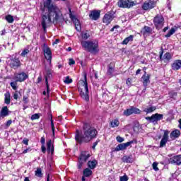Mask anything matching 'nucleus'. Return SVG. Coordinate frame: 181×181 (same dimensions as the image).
Here are the masks:
<instances>
[{"label":"nucleus","mask_w":181,"mask_h":181,"mask_svg":"<svg viewBox=\"0 0 181 181\" xmlns=\"http://www.w3.org/2000/svg\"><path fill=\"white\" fill-rule=\"evenodd\" d=\"M41 149L43 153H46V146H45V145H42Z\"/></svg>","instance_id":"obj_53"},{"label":"nucleus","mask_w":181,"mask_h":181,"mask_svg":"<svg viewBox=\"0 0 181 181\" xmlns=\"http://www.w3.org/2000/svg\"><path fill=\"white\" fill-rule=\"evenodd\" d=\"M69 18L71 19L72 22L74 23L75 28L77 32L81 31V25H80V21L74 15L71 13V9L69 8Z\"/></svg>","instance_id":"obj_9"},{"label":"nucleus","mask_w":181,"mask_h":181,"mask_svg":"<svg viewBox=\"0 0 181 181\" xmlns=\"http://www.w3.org/2000/svg\"><path fill=\"white\" fill-rule=\"evenodd\" d=\"M81 46L85 50L89 52V53H92V54H97L100 52L98 41L97 40L82 41Z\"/></svg>","instance_id":"obj_3"},{"label":"nucleus","mask_w":181,"mask_h":181,"mask_svg":"<svg viewBox=\"0 0 181 181\" xmlns=\"http://www.w3.org/2000/svg\"><path fill=\"white\" fill-rule=\"evenodd\" d=\"M23 103H24V104H28V103H29V98H28V96H23Z\"/></svg>","instance_id":"obj_47"},{"label":"nucleus","mask_w":181,"mask_h":181,"mask_svg":"<svg viewBox=\"0 0 181 181\" xmlns=\"http://www.w3.org/2000/svg\"><path fill=\"white\" fill-rule=\"evenodd\" d=\"M97 160H93L92 161H88V166L90 168V169H95V166H97Z\"/></svg>","instance_id":"obj_31"},{"label":"nucleus","mask_w":181,"mask_h":181,"mask_svg":"<svg viewBox=\"0 0 181 181\" xmlns=\"http://www.w3.org/2000/svg\"><path fill=\"white\" fill-rule=\"evenodd\" d=\"M24 181H30V180H29V177H25Z\"/></svg>","instance_id":"obj_63"},{"label":"nucleus","mask_w":181,"mask_h":181,"mask_svg":"<svg viewBox=\"0 0 181 181\" xmlns=\"http://www.w3.org/2000/svg\"><path fill=\"white\" fill-rule=\"evenodd\" d=\"M132 80L131 78H127L126 81V84L128 86V87H131V84H132Z\"/></svg>","instance_id":"obj_51"},{"label":"nucleus","mask_w":181,"mask_h":181,"mask_svg":"<svg viewBox=\"0 0 181 181\" xmlns=\"http://www.w3.org/2000/svg\"><path fill=\"white\" fill-rule=\"evenodd\" d=\"M35 176H37V177H42L43 173H42V169L41 168H37L36 170Z\"/></svg>","instance_id":"obj_39"},{"label":"nucleus","mask_w":181,"mask_h":181,"mask_svg":"<svg viewBox=\"0 0 181 181\" xmlns=\"http://www.w3.org/2000/svg\"><path fill=\"white\" fill-rule=\"evenodd\" d=\"M69 66H73V64H76V62L73 59H69Z\"/></svg>","instance_id":"obj_52"},{"label":"nucleus","mask_w":181,"mask_h":181,"mask_svg":"<svg viewBox=\"0 0 181 181\" xmlns=\"http://www.w3.org/2000/svg\"><path fill=\"white\" fill-rule=\"evenodd\" d=\"M40 142L42 145H45V144H46V139H45V137L41 138Z\"/></svg>","instance_id":"obj_54"},{"label":"nucleus","mask_w":181,"mask_h":181,"mask_svg":"<svg viewBox=\"0 0 181 181\" xmlns=\"http://www.w3.org/2000/svg\"><path fill=\"white\" fill-rule=\"evenodd\" d=\"M65 1V0H62ZM44 9L42 10V17L41 25L44 32L46 33L47 26L52 23H57L62 18V11L56 4L52 2V0H43Z\"/></svg>","instance_id":"obj_1"},{"label":"nucleus","mask_w":181,"mask_h":181,"mask_svg":"<svg viewBox=\"0 0 181 181\" xmlns=\"http://www.w3.org/2000/svg\"><path fill=\"white\" fill-rule=\"evenodd\" d=\"M133 114H141V110L132 106L130 108H128L123 112V115H124V117H129V115H132Z\"/></svg>","instance_id":"obj_7"},{"label":"nucleus","mask_w":181,"mask_h":181,"mask_svg":"<svg viewBox=\"0 0 181 181\" xmlns=\"http://www.w3.org/2000/svg\"><path fill=\"white\" fill-rule=\"evenodd\" d=\"M114 19V14L112 13H106L103 19V23H105V25H110L111 22H112V20Z\"/></svg>","instance_id":"obj_16"},{"label":"nucleus","mask_w":181,"mask_h":181,"mask_svg":"<svg viewBox=\"0 0 181 181\" xmlns=\"http://www.w3.org/2000/svg\"><path fill=\"white\" fill-rule=\"evenodd\" d=\"M120 181H128V176L124 175L120 177Z\"/></svg>","instance_id":"obj_50"},{"label":"nucleus","mask_w":181,"mask_h":181,"mask_svg":"<svg viewBox=\"0 0 181 181\" xmlns=\"http://www.w3.org/2000/svg\"><path fill=\"white\" fill-rule=\"evenodd\" d=\"M164 22L165 18H163V16L160 14H157L153 18V23L156 29L163 28Z\"/></svg>","instance_id":"obj_6"},{"label":"nucleus","mask_w":181,"mask_h":181,"mask_svg":"<svg viewBox=\"0 0 181 181\" xmlns=\"http://www.w3.org/2000/svg\"><path fill=\"white\" fill-rule=\"evenodd\" d=\"M50 122L52 132L54 134V123H53V116L52 115H50Z\"/></svg>","instance_id":"obj_44"},{"label":"nucleus","mask_w":181,"mask_h":181,"mask_svg":"<svg viewBox=\"0 0 181 181\" xmlns=\"http://www.w3.org/2000/svg\"><path fill=\"white\" fill-rule=\"evenodd\" d=\"M101 13V11H90V13L89 14V18L92 21H98V19H100V15Z\"/></svg>","instance_id":"obj_17"},{"label":"nucleus","mask_w":181,"mask_h":181,"mask_svg":"<svg viewBox=\"0 0 181 181\" xmlns=\"http://www.w3.org/2000/svg\"><path fill=\"white\" fill-rule=\"evenodd\" d=\"M110 128H117L119 126V120L118 119H115L110 122Z\"/></svg>","instance_id":"obj_29"},{"label":"nucleus","mask_w":181,"mask_h":181,"mask_svg":"<svg viewBox=\"0 0 181 181\" xmlns=\"http://www.w3.org/2000/svg\"><path fill=\"white\" fill-rule=\"evenodd\" d=\"M143 80V86L144 87H148V84L151 83V76L150 75H146V72L144 73V74L141 77Z\"/></svg>","instance_id":"obj_22"},{"label":"nucleus","mask_w":181,"mask_h":181,"mask_svg":"<svg viewBox=\"0 0 181 181\" xmlns=\"http://www.w3.org/2000/svg\"><path fill=\"white\" fill-rule=\"evenodd\" d=\"M40 81H42V77L41 76L37 78V83H40Z\"/></svg>","instance_id":"obj_61"},{"label":"nucleus","mask_w":181,"mask_h":181,"mask_svg":"<svg viewBox=\"0 0 181 181\" xmlns=\"http://www.w3.org/2000/svg\"><path fill=\"white\" fill-rule=\"evenodd\" d=\"M97 145H98V142L95 141L93 143V145L92 146L93 149H95V147L97 146Z\"/></svg>","instance_id":"obj_59"},{"label":"nucleus","mask_w":181,"mask_h":181,"mask_svg":"<svg viewBox=\"0 0 181 181\" xmlns=\"http://www.w3.org/2000/svg\"><path fill=\"white\" fill-rule=\"evenodd\" d=\"M19 95H18V93L16 92L14 94H13V98L14 100H18Z\"/></svg>","instance_id":"obj_58"},{"label":"nucleus","mask_w":181,"mask_h":181,"mask_svg":"<svg viewBox=\"0 0 181 181\" xmlns=\"http://www.w3.org/2000/svg\"><path fill=\"white\" fill-rule=\"evenodd\" d=\"M32 151V149H30V148H26L25 150H24L23 151V153H28V152H30Z\"/></svg>","instance_id":"obj_55"},{"label":"nucleus","mask_w":181,"mask_h":181,"mask_svg":"<svg viewBox=\"0 0 181 181\" xmlns=\"http://www.w3.org/2000/svg\"><path fill=\"white\" fill-rule=\"evenodd\" d=\"M151 32V27H148V26H144V28H142L141 30V33H143V35H149Z\"/></svg>","instance_id":"obj_33"},{"label":"nucleus","mask_w":181,"mask_h":181,"mask_svg":"<svg viewBox=\"0 0 181 181\" xmlns=\"http://www.w3.org/2000/svg\"><path fill=\"white\" fill-rule=\"evenodd\" d=\"M175 32H176V28H171V29L169 30L168 33H167V34L165 35V37H170L172 36V35H173L174 33H175Z\"/></svg>","instance_id":"obj_38"},{"label":"nucleus","mask_w":181,"mask_h":181,"mask_svg":"<svg viewBox=\"0 0 181 181\" xmlns=\"http://www.w3.org/2000/svg\"><path fill=\"white\" fill-rule=\"evenodd\" d=\"M118 28H119V26H118V25L114 26L112 28H111L110 32H114V30L117 29Z\"/></svg>","instance_id":"obj_60"},{"label":"nucleus","mask_w":181,"mask_h":181,"mask_svg":"<svg viewBox=\"0 0 181 181\" xmlns=\"http://www.w3.org/2000/svg\"><path fill=\"white\" fill-rule=\"evenodd\" d=\"M28 78V74L25 72H22L20 74H16L14 76L13 80H16V81H18L19 83H22V81H25Z\"/></svg>","instance_id":"obj_14"},{"label":"nucleus","mask_w":181,"mask_h":181,"mask_svg":"<svg viewBox=\"0 0 181 181\" xmlns=\"http://www.w3.org/2000/svg\"><path fill=\"white\" fill-rule=\"evenodd\" d=\"M8 115H9V109H8V107L4 106L0 112V117L4 118V117H8Z\"/></svg>","instance_id":"obj_24"},{"label":"nucleus","mask_w":181,"mask_h":181,"mask_svg":"<svg viewBox=\"0 0 181 181\" xmlns=\"http://www.w3.org/2000/svg\"><path fill=\"white\" fill-rule=\"evenodd\" d=\"M163 54V52H160V60H163L165 62V63H168V62H170L172 59V54H170L169 52H167L163 55V57H162Z\"/></svg>","instance_id":"obj_18"},{"label":"nucleus","mask_w":181,"mask_h":181,"mask_svg":"<svg viewBox=\"0 0 181 181\" xmlns=\"http://www.w3.org/2000/svg\"><path fill=\"white\" fill-rule=\"evenodd\" d=\"M153 8H155V2L153 1L145 2L142 6V8L144 9V11L153 9Z\"/></svg>","instance_id":"obj_21"},{"label":"nucleus","mask_w":181,"mask_h":181,"mask_svg":"<svg viewBox=\"0 0 181 181\" xmlns=\"http://www.w3.org/2000/svg\"><path fill=\"white\" fill-rule=\"evenodd\" d=\"M42 50L46 60H48L49 63H52V50H50V48L44 44Z\"/></svg>","instance_id":"obj_10"},{"label":"nucleus","mask_w":181,"mask_h":181,"mask_svg":"<svg viewBox=\"0 0 181 181\" xmlns=\"http://www.w3.org/2000/svg\"><path fill=\"white\" fill-rule=\"evenodd\" d=\"M11 124H12V120H8L6 122V127H10Z\"/></svg>","instance_id":"obj_57"},{"label":"nucleus","mask_w":181,"mask_h":181,"mask_svg":"<svg viewBox=\"0 0 181 181\" xmlns=\"http://www.w3.org/2000/svg\"><path fill=\"white\" fill-rule=\"evenodd\" d=\"M114 73V68L112 67V66L110 64H109L108 66V69L107 71V76H109L110 77H112V74Z\"/></svg>","instance_id":"obj_35"},{"label":"nucleus","mask_w":181,"mask_h":181,"mask_svg":"<svg viewBox=\"0 0 181 181\" xmlns=\"http://www.w3.org/2000/svg\"><path fill=\"white\" fill-rule=\"evenodd\" d=\"M64 83H65V84H71V83H73V79L70 78V76H66Z\"/></svg>","instance_id":"obj_41"},{"label":"nucleus","mask_w":181,"mask_h":181,"mask_svg":"<svg viewBox=\"0 0 181 181\" xmlns=\"http://www.w3.org/2000/svg\"><path fill=\"white\" fill-rule=\"evenodd\" d=\"M179 128H180L181 129V119L179 120Z\"/></svg>","instance_id":"obj_64"},{"label":"nucleus","mask_w":181,"mask_h":181,"mask_svg":"<svg viewBox=\"0 0 181 181\" xmlns=\"http://www.w3.org/2000/svg\"><path fill=\"white\" fill-rule=\"evenodd\" d=\"M6 21L8 23H12L15 21V19L13 18V16H12L11 15L8 14V15L6 16Z\"/></svg>","instance_id":"obj_36"},{"label":"nucleus","mask_w":181,"mask_h":181,"mask_svg":"<svg viewBox=\"0 0 181 181\" xmlns=\"http://www.w3.org/2000/svg\"><path fill=\"white\" fill-rule=\"evenodd\" d=\"M116 140L117 141V142H124V138L121 137L120 136H117L116 137Z\"/></svg>","instance_id":"obj_48"},{"label":"nucleus","mask_w":181,"mask_h":181,"mask_svg":"<svg viewBox=\"0 0 181 181\" xmlns=\"http://www.w3.org/2000/svg\"><path fill=\"white\" fill-rule=\"evenodd\" d=\"M47 149L48 152H52V153H53V152H54V146H53V144L52 143V140H49L47 142Z\"/></svg>","instance_id":"obj_26"},{"label":"nucleus","mask_w":181,"mask_h":181,"mask_svg":"<svg viewBox=\"0 0 181 181\" xmlns=\"http://www.w3.org/2000/svg\"><path fill=\"white\" fill-rule=\"evenodd\" d=\"M10 66L12 69H18L21 66V61L18 58L11 59Z\"/></svg>","instance_id":"obj_20"},{"label":"nucleus","mask_w":181,"mask_h":181,"mask_svg":"<svg viewBox=\"0 0 181 181\" xmlns=\"http://www.w3.org/2000/svg\"><path fill=\"white\" fill-rule=\"evenodd\" d=\"M156 110V107L155 106H151L148 107H146L144 110V112H146V114H151V112H153Z\"/></svg>","instance_id":"obj_32"},{"label":"nucleus","mask_w":181,"mask_h":181,"mask_svg":"<svg viewBox=\"0 0 181 181\" xmlns=\"http://www.w3.org/2000/svg\"><path fill=\"white\" fill-rule=\"evenodd\" d=\"M93 175V171L90 168H86L83 170V176L85 177H90V175Z\"/></svg>","instance_id":"obj_34"},{"label":"nucleus","mask_w":181,"mask_h":181,"mask_svg":"<svg viewBox=\"0 0 181 181\" xmlns=\"http://www.w3.org/2000/svg\"><path fill=\"white\" fill-rule=\"evenodd\" d=\"M153 166V169L156 171L158 172V170H159V168H158V163L154 162L152 165Z\"/></svg>","instance_id":"obj_46"},{"label":"nucleus","mask_w":181,"mask_h":181,"mask_svg":"<svg viewBox=\"0 0 181 181\" xmlns=\"http://www.w3.org/2000/svg\"><path fill=\"white\" fill-rule=\"evenodd\" d=\"M132 144H134V141H130L127 143L120 144L117 146V147L115 148V151L116 152H119V151H124V149H127L128 146L132 145Z\"/></svg>","instance_id":"obj_13"},{"label":"nucleus","mask_w":181,"mask_h":181,"mask_svg":"<svg viewBox=\"0 0 181 181\" xmlns=\"http://www.w3.org/2000/svg\"><path fill=\"white\" fill-rule=\"evenodd\" d=\"M57 121H62V116H59V117L57 118Z\"/></svg>","instance_id":"obj_62"},{"label":"nucleus","mask_w":181,"mask_h":181,"mask_svg":"<svg viewBox=\"0 0 181 181\" xmlns=\"http://www.w3.org/2000/svg\"><path fill=\"white\" fill-rule=\"evenodd\" d=\"M117 5L119 8H131L134 6V3L129 2V0H119Z\"/></svg>","instance_id":"obj_12"},{"label":"nucleus","mask_w":181,"mask_h":181,"mask_svg":"<svg viewBox=\"0 0 181 181\" xmlns=\"http://www.w3.org/2000/svg\"><path fill=\"white\" fill-rule=\"evenodd\" d=\"M83 81L82 85L78 88L80 95L85 101H90V95L88 94V83H87V74L83 75Z\"/></svg>","instance_id":"obj_4"},{"label":"nucleus","mask_w":181,"mask_h":181,"mask_svg":"<svg viewBox=\"0 0 181 181\" xmlns=\"http://www.w3.org/2000/svg\"><path fill=\"white\" fill-rule=\"evenodd\" d=\"M169 163L172 165H177V166L181 165V155H177L170 158Z\"/></svg>","instance_id":"obj_15"},{"label":"nucleus","mask_w":181,"mask_h":181,"mask_svg":"<svg viewBox=\"0 0 181 181\" xmlns=\"http://www.w3.org/2000/svg\"><path fill=\"white\" fill-rule=\"evenodd\" d=\"M88 37H90V33H88V32H83L82 33V38H83L85 40H87Z\"/></svg>","instance_id":"obj_42"},{"label":"nucleus","mask_w":181,"mask_h":181,"mask_svg":"<svg viewBox=\"0 0 181 181\" xmlns=\"http://www.w3.org/2000/svg\"><path fill=\"white\" fill-rule=\"evenodd\" d=\"M10 86L15 91L18 90V81H16V80H15V81L11 82Z\"/></svg>","instance_id":"obj_37"},{"label":"nucleus","mask_w":181,"mask_h":181,"mask_svg":"<svg viewBox=\"0 0 181 181\" xmlns=\"http://www.w3.org/2000/svg\"><path fill=\"white\" fill-rule=\"evenodd\" d=\"M40 118V115L39 113H35L31 116V119L33 121L35 119H39Z\"/></svg>","instance_id":"obj_43"},{"label":"nucleus","mask_w":181,"mask_h":181,"mask_svg":"<svg viewBox=\"0 0 181 181\" xmlns=\"http://www.w3.org/2000/svg\"><path fill=\"white\" fill-rule=\"evenodd\" d=\"M181 67V60H175L172 64L173 70H179Z\"/></svg>","instance_id":"obj_25"},{"label":"nucleus","mask_w":181,"mask_h":181,"mask_svg":"<svg viewBox=\"0 0 181 181\" xmlns=\"http://www.w3.org/2000/svg\"><path fill=\"white\" fill-rule=\"evenodd\" d=\"M122 162L126 163H132L134 162V159L132 158V156H124L122 158Z\"/></svg>","instance_id":"obj_27"},{"label":"nucleus","mask_w":181,"mask_h":181,"mask_svg":"<svg viewBox=\"0 0 181 181\" xmlns=\"http://www.w3.org/2000/svg\"><path fill=\"white\" fill-rule=\"evenodd\" d=\"M28 53H29V49H24L21 56H22V57H25V56H26V54H28Z\"/></svg>","instance_id":"obj_45"},{"label":"nucleus","mask_w":181,"mask_h":181,"mask_svg":"<svg viewBox=\"0 0 181 181\" xmlns=\"http://www.w3.org/2000/svg\"><path fill=\"white\" fill-rule=\"evenodd\" d=\"M53 72L52 71V70L48 69L47 70V73H46V76H45V83H46V86H47V94H49V81L47 80H49V78H52V74Z\"/></svg>","instance_id":"obj_19"},{"label":"nucleus","mask_w":181,"mask_h":181,"mask_svg":"<svg viewBox=\"0 0 181 181\" xmlns=\"http://www.w3.org/2000/svg\"><path fill=\"white\" fill-rule=\"evenodd\" d=\"M4 103L7 105H9V104H11V93H9V91L6 92L4 94Z\"/></svg>","instance_id":"obj_28"},{"label":"nucleus","mask_w":181,"mask_h":181,"mask_svg":"<svg viewBox=\"0 0 181 181\" xmlns=\"http://www.w3.org/2000/svg\"><path fill=\"white\" fill-rule=\"evenodd\" d=\"M88 158H90V155L88 154V152L83 151L81 153L80 157L78 158V169H81L83 168V165L87 162L88 160Z\"/></svg>","instance_id":"obj_5"},{"label":"nucleus","mask_w":181,"mask_h":181,"mask_svg":"<svg viewBox=\"0 0 181 181\" xmlns=\"http://www.w3.org/2000/svg\"><path fill=\"white\" fill-rule=\"evenodd\" d=\"M170 136L171 139H173V141L176 139V138H179V136H180V131L179 129L173 130L170 133Z\"/></svg>","instance_id":"obj_23"},{"label":"nucleus","mask_w":181,"mask_h":181,"mask_svg":"<svg viewBox=\"0 0 181 181\" xmlns=\"http://www.w3.org/2000/svg\"><path fill=\"white\" fill-rule=\"evenodd\" d=\"M145 119L152 123L158 122V121L163 119V115L156 113L152 115L151 117H146Z\"/></svg>","instance_id":"obj_8"},{"label":"nucleus","mask_w":181,"mask_h":181,"mask_svg":"<svg viewBox=\"0 0 181 181\" xmlns=\"http://www.w3.org/2000/svg\"><path fill=\"white\" fill-rule=\"evenodd\" d=\"M58 43H60V40L56 39L55 41L52 43V45L53 46H54V45H57Z\"/></svg>","instance_id":"obj_56"},{"label":"nucleus","mask_w":181,"mask_h":181,"mask_svg":"<svg viewBox=\"0 0 181 181\" xmlns=\"http://www.w3.org/2000/svg\"><path fill=\"white\" fill-rule=\"evenodd\" d=\"M129 42H134V35H131L126 37L122 42V45H128Z\"/></svg>","instance_id":"obj_30"},{"label":"nucleus","mask_w":181,"mask_h":181,"mask_svg":"<svg viewBox=\"0 0 181 181\" xmlns=\"http://www.w3.org/2000/svg\"><path fill=\"white\" fill-rule=\"evenodd\" d=\"M98 134V132L94 127L88 123H85L83 124V134L77 130L75 139L78 144L88 143L94 139V138H97Z\"/></svg>","instance_id":"obj_2"},{"label":"nucleus","mask_w":181,"mask_h":181,"mask_svg":"<svg viewBox=\"0 0 181 181\" xmlns=\"http://www.w3.org/2000/svg\"><path fill=\"white\" fill-rule=\"evenodd\" d=\"M169 95L170 98H173V100H176V97H177V92L171 91L169 93Z\"/></svg>","instance_id":"obj_40"},{"label":"nucleus","mask_w":181,"mask_h":181,"mask_svg":"<svg viewBox=\"0 0 181 181\" xmlns=\"http://www.w3.org/2000/svg\"><path fill=\"white\" fill-rule=\"evenodd\" d=\"M168 141H169V131L164 130L163 138L160 142V148H165L166 144H168Z\"/></svg>","instance_id":"obj_11"},{"label":"nucleus","mask_w":181,"mask_h":181,"mask_svg":"<svg viewBox=\"0 0 181 181\" xmlns=\"http://www.w3.org/2000/svg\"><path fill=\"white\" fill-rule=\"evenodd\" d=\"M22 142L24 145H29V139L28 138H24Z\"/></svg>","instance_id":"obj_49"}]
</instances>
